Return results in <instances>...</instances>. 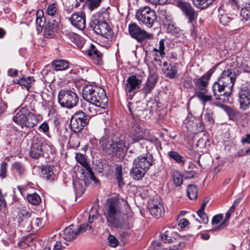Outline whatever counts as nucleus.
<instances>
[{
  "mask_svg": "<svg viewBox=\"0 0 250 250\" xmlns=\"http://www.w3.org/2000/svg\"><path fill=\"white\" fill-rule=\"evenodd\" d=\"M104 216L109 227L117 229H130L133 219L131 214H125L119 204H105Z\"/></svg>",
  "mask_w": 250,
  "mask_h": 250,
  "instance_id": "f257e3e1",
  "label": "nucleus"
},
{
  "mask_svg": "<svg viewBox=\"0 0 250 250\" xmlns=\"http://www.w3.org/2000/svg\"><path fill=\"white\" fill-rule=\"evenodd\" d=\"M237 75L232 69L224 70L222 73L212 87L213 95L217 100L221 102L229 101Z\"/></svg>",
  "mask_w": 250,
  "mask_h": 250,
  "instance_id": "f03ea898",
  "label": "nucleus"
},
{
  "mask_svg": "<svg viewBox=\"0 0 250 250\" xmlns=\"http://www.w3.org/2000/svg\"><path fill=\"white\" fill-rule=\"evenodd\" d=\"M99 142L103 150L108 155L123 156L129 147V145L125 138L124 140L115 141L109 138L103 137Z\"/></svg>",
  "mask_w": 250,
  "mask_h": 250,
  "instance_id": "7ed1b4c3",
  "label": "nucleus"
},
{
  "mask_svg": "<svg viewBox=\"0 0 250 250\" xmlns=\"http://www.w3.org/2000/svg\"><path fill=\"white\" fill-rule=\"evenodd\" d=\"M83 97L87 102L107 104L108 99L104 89L93 85H86L83 88Z\"/></svg>",
  "mask_w": 250,
  "mask_h": 250,
  "instance_id": "20e7f679",
  "label": "nucleus"
},
{
  "mask_svg": "<svg viewBox=\"0 0 250 250\" xmlns=\"http://www.w3.org/2000/svg\"><path fill=\"white\" fill-rule=\"evenodd\" d=\"M136 17L140 23L148 28L152 27L157 20L155 11L148 6L140 8L137 12Z\"/></svg>",
  "mask_w": 250,
  "mask_h": 250,
  "instance_id": "39448f33",
  "label": "nucleus"
},
{
  "mask_svg": "<svg viewBox=\"0 0 250 250\" xmlns=\"http://www.w3.org/2000/svg\"><path fill=\"white\" fill-rule=\"evenodd\" d=\"M13 121L20 125L22 128L29 130L37 124V121L33 116L29 114V111L25 108L19 110L13 117Z\"/></svg>",
  "mask_w": 250,
  "mask_h": 250,
  "instance_id": "423d86ee",
  "label": "nucleus"
},
{
  "mask_svg": "<svg viewBox=\"0 0 250 250\" xmlns=\"http://www.w3.org/2000/svg\"><path fill=\"white\" fill-rule=\"evenodd\" d=\"M79 98L74 92L71 90H61L58 95V101L62 107L72 108L78 102Z\"/></svg>",
  "mask_w": 250,
  "mask_h": 250,
  "instance_id": "0eeeda50",
  "label": "nucleus"
},
{
  "mask_svg": "<svg viewBox=\"0 0 250 250\" xmlns=\"http://www.w3.org/2000/svg\"><path fill=\"white\" fill-rule=\"evenodd\" d=\"M52 152L51 146L41 140L34 139L30 150V156L33 159H38L43 156L44 153L48 154Z\"/></svg>",
  "mask_w": 250,
  "mask_h": 250,
  "instance_id": "6e6552de",
  "label": "nucleus"
},
{
  "mask_svg": "<svg viewBox=\"0 0 250 250\" xmlns=\"http://www.w3.org/2000/svg\"><path fill=\"white\" fill-rule=\"evenodd\" d=\"M91 27L93 28L96 34L105 38L111 36L112 32L108 24L102 19H93L90 23Z\"/></svg>",
  "mask_w": 250,
  "mask_h": 250,
  "instance_id": "1a4fd4ad",
  "label": "nucleus"
},
{
  "mask_svg": "<svg viewBox=\"0 0 250 250\" xmlns=\"http://www.w3.org/2000/svg\"><path fill=\"white\" fill-rule=\"evenodd\" d=\"M88 120L85 113L83 111L76 113L72 117L70 120V127L75 132H80L87 125Z\"/></svg>",
  "mask_w": 250,
  "mask_h": 250,
  "instance_id": "9d476101",
  "label": "nucleus"
},
{
  "mask_svg": "<svg viewBox=\"0 0 250 250\" xmlns=\"http://www.w3.org/2000/svg\"><path fill=\"white\" fill-rule=\"evenodd\" d=\"M142 82V78L139 76L133 75L129 77L125 87L127 95L132 98L140 88Z\"/></svg>",
  "mask_w": 250,
  "mask_h": 250,
  "instance_id": "9b49d317",
  "label": "nucleus"
},
{
  "mask_svg": "<svg viewBox=\"0 0 250 250\" xmlns=\"http://www.w3.org/2000/svg\"><path fill=\"white\" fill-rule=\"evenodd\" d=\"M75 158L77 162L84 168L82 171L83 177L87 179L89 178L95 183L99 182L95 177L84 155L81 153H76Z\"/></svg>",
  "mask_w": 250,
  "mask_h": 250,
  "instance_id": "f8f14e48",
  "label": "nucleus"
},
{
  "mask_svg": "<svg viewBox=\"0 0 250 250\" xmlns=\"http://www.w3.org/2000/svg\"><path fill=\"white\" fill-rule=\"evenodd\" d=\"M128 31L130 36L139 42L149 38L151 36L150 34H148L145 30L142 29L135 23L129 25Z\"/></svg>",
  "mask_w": 250,
  "mask_h": 250,
  "instance_id": "ddd939ff",
  "label": "nucleus"
},
{
  "mask_svg": "<svg viewBox=\"0 0 250 250\" xmlns=\"http://www.w3.org/2000/svg\"><path fill=\"white\" fill-rule=\"evenodd\" d=\"M213 73V70L211 69L200 78L194 80V83L196 86V90L208 91L207 87L208 84V82Z\"/></svg>",
  "mask_w": 250,
  "mask_h": 250,
  "instance_id": "4468645a",
  "label": "nucleus"
},
{
  "mask_svg": "<svg viewBox=\"0 0 250 250\" xmlns=\"http://www.w3.org/2000/svg\"><path fill=\"white\" fill-rule=\"evenodd\" d=\"M241 109L246 110L250 106V90L247 86H242L238 93Z\"/></svg>",
  "mask_w": 250,
  "mask_h": 250,
  "instance_id": "2eb2a0df",
  "label": "nucleus"
},
{
  "mask_svg": "<svg viewBox=\"0 0 250 250\" xmlns=\"http://www.w3.org/2000/svg\"><path fill=\"white\" fill-rule=\"evenodd\" d=\"M153 157L149 153H146L143 156H140L135 158L133 165L147 170L152 165Z\"/></svg>",
  "mask_w": 250,
  "mask_h": 250,
  "instance_id": "dca6fc26",
  "label": "nucleus"
},
{
  "mask_svg": "<svg viewBox=\"0 0 250 250\" xmlns=\"http://www.w3.org/2000/svg\"><path fill=\"white\" fill-rule=\"evenodd\" d=\"M144 131L139 125H136L129 134L125 137V140L131 145L144 138Z\"/></svg>",
  "mask_w": 250,
  "mask_h": 250,
  "instance_id": "f3484780",
  "label": "nucleus"
},
{
  "mask_svg": "<svg viewBox=\"0 0 250 250\" xmlns=\"http://www.w3.org/2000/svg\"><path fill=\"white\" fill-rule=\"evenodd\" d=\"M177 5L188 17L189 22H191L196 19L197 15L189 3L179 0Z\"/></svg>",
  "mask_w": 250,
  "mask_h": 250,
  "instance_id": "a211bd4d",
  "label": "nucleus"
},
{
  "mask_svg": "<svg viewBox=\"0 0 250 250\" xmlns=\"http://www.w3.org/2000/svg\"><path fill=\"white\" fill-rule=\"evenodd\" d=\"M88 103L84 106V110L87 113L89 114L90 116H94L97 114H101L102 109H105L107 106V104H102L100 103Z\"/></svg>",
  "mask_w": 250,
  "mask_h": 250,
  "instance_id": "6ab92c4d",
  "label": "nucleus"
},
{
  "mask_svg": "<svg viewBox=\"0 0 250 250\" xmlns=\"http://www.w3.org/2000/svg\"><path fill=\"white\" fill-rule=\"evenodd\" d=\"M69 20L74 26L80 30H83L85 28V15L82 13H74Z\"/></svg>",
  "mask_w": 250,
  "mask_h": 250,
  "instance_id": "aec40b11",
  "label": "nucleus"
},
{
  "mask_svg": "<svg viewBox=\"0 0 250 250\" xmlns=\"http://www.w3.org/2000/svg\"><path fill=\"white\" fill-rule=\"evenodd\" d=\"M58 25V22L53 19L52 17L49 19L48 22L44 29V36L48 38H53L54 33L57 31Z\"/></svg>",
  "mask_w": 250,
  "mask_h": 250,
  "instance_id": "412c9836",
  "label": "nucleus"
},
{
  "mask_svg": "<svg viewBox=\"0 0 250 250\" xmlns=\"http://www.w3.org/2000/svg\"><path fill=\"white\" fill-rule=\"evenodd\" d=\"M147 208L150 214L156 218L161 217L165 213L163 204H147Z\"/></svg>",
  "mask_w": 250,
  "mask_h": 250,
  "instance_id": "4be33fe9",
  "label": "nucleus"
},
{
  "mask_svg": "<svg viewBox=\"0 0 250 250\" xmlns=\"http://www.w3.org/2000/svg\"><path fill=\"white\" fill-rule=\"evenodd\" d=\"M157 82V76L156 75L152 74L148 77L147 82L146 83L143 89V92L146 95L152 91Z\"/></svg>",
  "mask_w": 250,
  "mask_h": 250,
  "instance_id": "5701e85b",
  "label": "nucleus"
},
{
  "mask_svg": "<svg viewBox=\"0 0 250 250\" xmlns=\"http://www.w3.org/2000/svg\"><path fill=\"white\" fill-rule=\"evenodd\" d=\"M35 81L33 77L28 76L27 77H22L18 80L14 81V83L21 85L22 88H25L28 91H29L32 84Z\"/></svg>",
  "mask_w": 250,
  "mask_h": 250,
  "instance_id": "b1692460",
  "label": "nucleus"
},
{
  "mask_svg": "<svg viewBox=\"0 0 250 250\" xmlns=\"http://www.w3.org/2000/svg\"><path fill=\"white\" fill-rule=\"evenodd\" d=\"M147 170L133 165V167L130 170V174L133 179L139 180L145 176Z\"/></svg>",
  "mask_w": 250,
  "mask_h": 250,
  "instance_id": "393cba45",
  "label": "nucleus"
},
{
  "mask_svg": "<svg viewBox=\"0 0 250 250\" xmlns=\"http://www.w3.org/2000/svg\"><path fill=\"white\" fill-rule=\"evenodd\" d=\"M88 55L94 61V63L101 64L102 62V54L93 45H91V48L88 52Z\"/></svg>",
  "mask_w": 250,
  "mask_h": 250,
  "instance_id": "a878e982",
  "label": "nucleus"
},
{
  "mask_svg": "<svg viewBox=\"0 0 250 250\" xmlns=\"http://www.w3.org/2000/svg\"><path fill=\"white\" fill-rule=\"evenodd\" d=\"M162 70L166 76L170 79L177 77V70L175 64L170 63L167 67H165Z\"/></svg>",
  "mask_w": 250,
  "mask_h": 250,
  "instance_id": "bb28decb",
  "label": "nucleus"
},
{
  "mask_svg": "<svg viewBox=\"0 0 250 250\" xmlns=\"http://www.w3.org/2000/svg\"><path fill=\"white\" fill-rule=\"evenodd\" d=\"M78 236L76 230H74L71 226L66 227L63 231V238L67 241H71Z\"/></svg>",
  "mask_w": 250,
  "mask_h": 250,
  "instance_id": "cd10ccee",
  "label": "nucleus"
},
{
  "mask_svg": "<svg viewBox=\"0 0 250 250\" xmlns=\"http://www.w3.org/2000/svg\"><path fill=\"white\" fill-rule=\"evenodd\" d=\"M207 91L203 90H195V95L201 102L202 104L205 105L206 103L212 100V96L208 95Z\"/></svg>",
  "mask_w": 250,
  "mask_h": 250,
  "instance_id": "c85d7f7f",
  "label": "nucleus"
},
{
  "mask_svg": "<svg viewBox=\"0 0 250 250\" xmlns=\"http://www.w3.org/2000/svg\"><path fill=\"white\" fill-rule=\"evenodd\" d=\"M175 234H176L175 233H172L169 230H166L164 233L161 234V239L165 243H172L175 242L177 243V242L179 241L173 236Z\"/></svg>",
  "mask_w": 250,
  "mask_h": 250,
  "instance_id": "c756f323",
  "label": "nucleus"
},
{
  "mask_svg": "<svg viewBox=\"0 0 250 250\" xmlns=\"http://www.w3.org/2000/svg\"><path fill=\"white\" fill-rule=\"evenodd\" d=\"M67 36L70 41L78 48H80L83 46V41L81 40L79 35L74 33H69Z\"/></svg>",
  "mask_w": 250,
  "mask_h": 250,
  "instance_id": "7c9ffc66",
  "label": "nucleus"
},
{
  "mask_svg": "<svg viewBox=\"0 0 250 250\" xmlns=\"http://www.w3.org/2000/svg\"><path fill=\"white\" fill-rule=\"evenodd\" d=\"M198 188L194 185H188L187 188V196L190 200H194L197 197Z\"/></svg>",
  "mask_w": 250,
  "mask_h": 250,
  "instance_id": "2f4dec72",
  "label": "nucleus"
},
{
  "mask_svg": "<svg viewBox=\"0 0 250 250\" xmlns=\"http://www.w3.org/2000/svg\"><path fill=\"white\" fill-rule=\"evenodd\" d=\"M53 167H47L42 170L43 177L47 180H53L55 179V174L53 170Z\"/></svg>",
  "mask_w": 250,
  "mask_h": 250,
  "instance_id": "473e14b6",
  "label": "nucleus"
},
{
  "mask_svg": "<svg viewBox=\"0 0 250 250\" xmlns=\"http://www.w3.org/2000/svg\"><path fill=\"white\" fill-rule=\"evenodd\" d=\"M168 155L171 159L179 164H184L186 162L185 158L176 151H170L168 153Z\"/></svg>",
  "mask_w": 250,
  "mask_h": 250,
  "instance_id": "72a5a7b5",
  "label": "nucleus"
},
{
  "mask_svg": "<svg viewBox=\"0 0 250 250\" xmlns=\"http://www.w3.org/2000/svg\"><path fill=\"white\" fill-rule=\"evenodd\" d=\"M215 0H192L194 5L197 8L204 9L211 4Z\"/></svg>",
  "mask_w": 250,
  "mask_h": 250,
  "instance_id": "f704fd0d",
  "label": "nucleus"
},
{
  "mask_svg": "<svg viewBox=\"0 0 250 250\" xmlns=\"http://www.w3.org/2000/svg\"><path fill=\"white\" fill-rule=\"evenodd\" d=\"M68 66L67 62L64 60L56 61L53 64V67L55 70L59 71L65 69Z\"/></svg>",
  "mask_w": 250,
  "mask_h": 250,
  "instance_id": "c9c22d12",
  "label": "nucleus"
},
{
  "mask_svg": "<svg viewBox=\"0 0 250 250\" xmlns=\"http://www.w3.org/2000/svg\"><path fill=\"white\" fill-rule=\"evenodd\" d=\"M206 207V204H202L201 208L197 211V215L201 219L202 223L204 224H207L208 221V217L204 212Z\"/></svg>",
  "mask_w": 250,
  "mask_h": 250,
  "instance_id": "e433bc0d",
  "label": "nucleus"
},
{
  "mask_svg": "<svg viewBox=\"0 0 250 250\" xmlns=\"http://www.w3.org/2000/svg\"><path fill=\"white\" fill-rule=\"evenodd\" d=\"M115 172L119 187L121 188L125 185L122 178V167L121 166H117L116 167Z\"/></svg>",
  "mask_w": 250,
  "mask_h": 250,
  "instance_id": "4c0bfd02",
  "label": "nucleus"
},
{
  "mask_svg": "<svg viewBox=\"0 0 250 250\" xmlns=\"http://www.w3.org/2000/svg\"><path fill=\"white\" fill-rule=\"evenodd\" d=\"M93 227L91 225H89L87 223H84L79 225L77 229L76 230L78 235L83 233L84 232L92 229Z\"/></svg>",
  "mask_w": 250,
  "mask_h": 250,
  "instance_id": "58836bf2",
  "label": "nucleus"
},
{
  "mask_svg": "<svg viewBox=\"0 0 250 250\" xmlns=\"http://www.w3.org/2000/svg\"><path fill=\"white\" fill-rule=\"evenodd\" d=\"M101 0H86L85 4L91 11L99 6Z\"/></svg>",
  "mask_w": 250,
  "mask_h": 250,
  "instance_id": "ea45409f",
  "label": "nucleus"
},
{
  "mask_svg": "<svg viewBox=\"0 0 250 250\" xmlns=\"http://www.w3.org/2000/svg\"><path fill=\"white\" fill-rule=\"evenodd\" d=\"M240 15L246 20H250V4H246L241 10Z\"/></svg>",
  "mask_w": 250,
  "mask_h": 250,
  "instance_id": "a19ab883",
  "label": "nucleus"
},
{
  "mask_svg": "<svg viewBox=\"0 0 250 250\" xmlns=\"http://www.w3.org/2000/svg\"><path fill=\"white\" fill-rule=\"evenodd\" d=\"M173 181L174 184L176 187H179L183 183V176L179 173V171H176L173 172Z\"/></svg>",
  "mask_w": 250,
  "mask_h": 250,
  "instance_id": "79ce46f5",
  "label": "nucleus"
},
{
  "mask_svg": "<svg viewBox=\"0 0 250 250\" xmlns=\"http://www.w3.org/2000/svg\"><path fill=\"white\" fill-rule=\"evenodd\" d=\"M36 23L37 24V26H38L42 29L45 25V18L43 16V13L42 11H41V12L38 11L37 14Z\"/></svg>",
  "mask_w": 250,
  "mask_h": 250,
  "instance_id": "37998d69",
  "label": "nucleus"
},
{
  "mask_svg": "<svg viewBox=\"0 0 250 250\" xmlns=\"http://www.w3.org/2000/svg\"><path fill=\"white\" fill-rule=\"evenodd\" d=\"M231 215V214L229 213V212H227L226 214L225 218L223 222H222L217 227L213 228L211 229H210L209 231L213 232L215 231H218L222 229H223L224 227L227 226L226 223L229 220Z\"/></svg>",
  "mask_w": 250,
  "mask_h": 250,
  "instance_id": "c03bdc74",
  "label": "nucleus"
},
{
  "mask_svg": "<svg viewBox=\"0 0 250 250\" xmlns=\"http://www.w3.org/2000/svg\"><path fill=\"white\" fill-rule=\"evenodd\" d=\"M27 199L29 203H40L41 202L40 196L36 193L28 195Z\"/></svg>",
  "mask_w": 250,
  "mask_h": 250,
  "instance_id": "a18cd8bd",
  "label": "nucleus"
},
{
  "mask_svg": "<svg viewBox=\"0 0 250 250\" xmlns=\"http://www.w3.org/2000/svg\"><path fill=\"white\" fill-rule=\"evenodd\" d=\"M57 8L56 2H53L50 4L47 7L46 13L49 16H51L52 17L56 13Z\"/></svg>",
  "mask_w": 250,
  "mask_h": 250,
  "instance_id": "49530a36",
  "label": "nucleus"
},
{
  "mask_svg": "<svg viewBox=\"0 0 250 250\" xmlns=\"http://www.w3.org/2000/svg\"><path fill=\"white\" fill-rule=\"evenodd\" d=\"M126 202V201L123 198L121 197L119 195H116L107 200V203H121Z\"/></svg>",
  "mask_w": 250,
  "mask_h": 250,
  "instance_id": "de8ad7c7",
  "label": "nucleus"
},
{
  "mask_svg": "<svg viewBox=\"0 0 250 250\" xmlns=\"http://www.w3.org/2000/svg\"><path fill=\"white\" fill-rule=\"evenodd\" d=\"M219 21L224 25H228L229 22L232 20L226 14H220L219 15Z\"/></svg>",
  "mask_w": 250,
  "mask_h": 250,
  "instance_id": "09e8293b",
  "label": "nucleus"
},
{
  "mask_svg": "<svg viewBox=\"0 0 250 250\" xmlns=\"http://www.w3.org/2000/svg\"><path fill=\"white\" fill-rule=\"evenodd\" d=\"M42 226V219L40 218H36L31 222V229H38Z\"/></svg>",
  "mask_w": 250,
  "mask_h": 250,
  "instance_id": "8fccbe9b",
  "label": "nucleus"
},
{
  "mask_svg": "<svg viewBox=\"0 0 250 250\" xmlns=\"http://www.w3.org/2000/svg\"><path fill=\"white\" fill-rule=\"evenodd\" d=\"M7 171V164L5 162H2L0 167V177L2 179L5 178L6 176Z\"/></svg>",
  "mask_w": 250,
  "mask_h": 250,
  "instance_id": "3c124183",
  "label": "nucleus"
},
{
  "mask_svg": "<svg viewBox=\"0 0 250 250\" xmlns=\"http://www.w3.org/2000/svg\"><path fill=\"white\" fill-rule=\"evenodd\" d=\"M159 53L160 54V56L161 58H163L165 56V44H164V40H161L159 43Z\"/></svg>",
  "mask_w": 250,
  "mask_h": 250,
  "instance_id": "603ef678",
  "label": "nucleus"
},
{
  "mask_svg": "<svg viewBox=\"0 0 250 250\" xmlns=\"http://www.w3.org/2000/svg\"><path fill=\"white\" fill-rule=\"evenodd\" d=\"M108 241L109 243L110 246L112 247H115L118 244V241L117 239L112 235H109L108 237Z\"/></svg>",
  "mask_w": 250,
  "mask_h": 250,
  "instance_id": "864d4df0",
  "label": "nucleus"
},
{
  "mask_svg": "<svg viewBox=\"0 0 250 250\" xmlns=\"http://www.w3.org/2000/svg\"><path fill=\"white\" fill-rule=\"evenodd\" d=\"M223 218V214H218L214 216L212 219L211 223L213 225L218 224Z\"/></svg>",
  "mask_w": 250,
  "mask_h": 250,
  "instance_id": "5fc2aeb1",
  "label": "nucleus"
},
{
  "mask_svg": "<svg viewBox=\"0 0 250 250\" xmlns=\"http://www.w3.org/2000/svg\"><path fill=\"white\" fill-rule=\"evenodd\" d=\"M39 130L46 133L49 130V126L46 123L44 122L39 126Z\"/></svg>",
  "mask_w": 250,
  "mask_h": 250,
  "instance_id": "6e6d98bb",
  "label": "nucleus"
},
{
  "mask_svg": "<svg viewBox=\"0 0 250 250\" xmlns=\"http://www.w3.org/2000/svg\"><path fill=\"white\" fill-rule=\"evenodd\" d=\"M13 167L20 174H21L23 172V168L21 164L18 163H15L13 164Z\"/></svg>",
  "mask_w": 250,
  "mask_h": 250,
  "instance_id": "4d7b16f0",
  "label": "nucleus"
},
{
  "mask_svg": "<svg viewBox=\"0 0 250 250\" xmlns=\"http://www.w3.org/2000/svg\"><path fill=\"white\" fill-rule=\"evenodd\" d=\"M20 213L23 217L26 218H29L31 215V213L29 212V210L25 208L21 209L20 211Z\"/></svg>",
  "mask_w": 250,
  "mask_h": 250,
  "instance_id": "13d9d810",
  "label": "nucleus"
},
{
  "mask_svg": "<svg viewBox=\"0 0 250 250\" xmlns=\"http://www.w3.org/2000/svg\"><path fill=\"white\" fill-rule=\"evenodd\" d=\"M97 217H98V212H97V210L96 211L95 214H92V213L91 212H90L89 216V218L88 219V223H87L89 225H92V224L93 221V218H97Z\"/></svg>",
  "mask_w": 250,
  "mask_h": 250,
  "instance_id": "bf43d9fd",
  "label": "nucleus"
},
{
  "mask_svg": "<svg viewBox=\"0 0 250 250\" xmlns=\"http://www.w3.org/2000/svg\"><path fill=\"white\" fill-rule=\"evenodd\" d=\"M188 221L185 218L181 219L178 222V226L180 228H184L188 225Z\"/></svg>",
  "mask_w": 250,
  "mask_h": 250,
  "instance_id": "052dcab7",
  "label": "nucleus"
},
{
  "mask_svg": "<svg viewBox=\"0 0 250 250\" xmlns=\"http://www.w3.org/2000/svg\"><path fill=\"white\" fill-rule=\"evenodd\" d=\"M8 75L10 77H16L18 75L19 71L16 69L10 68L8 70Z\"/></svg>",
  "mask_w": 250,
  "mask_h": 250,
  "instance_id": "680f3d73",
  "label": "nucleus"
},
{
  "mask_svg": "<svg viewBox=\"0 0 250 250\" xmlns=\"http://www.w3.org/2000/svg\"><path fill=\"white\" fill-rule=\"evenodd\" d=\"M242 69L244 72L250 73V64L246 62H243L242 65Z\"/></svg>",
  "mask_w": 250,
  "mask_h": 250,
  "instance_id": "e2e57ef3",
  "label": "nucleus"
},
{
  "mask_svg": "<svg viewBox=\"0 0 250 250\" xmlns=\"http://www.w3.org/2000/svg\"><path fill=\"white\" fill-rule=\"evenodd\" d=\"M148 1L153 4H164L167 2L168 0H148Z\"/></svg>",
  "mask_w": 250,
  "mask_h": 250,
  "instance_id": "0e129e2a",
  "label": "nucleus"
},
{
  "mask_svg": "<svg viewBox=\"0 0 250 250\" xmlns=\"http://www.w3.org/2000/svg\"><path fill=\"white\" fill-rule=\"evenodd\" d=\"M64 247L62 246L61 241L56 242V244L54 245L52 250H63Z\"/></svg>",
  "mask_w": 250,
  "mask_h": 250,
  "instance_id": "69168bd1",
  "label": "nucleus"
},
{
  "mask_svg": "<svg viewBox=\"0 0 250 250\" xmlns=\"http://www.w3.org/2000/svg\"><path fill=\"white\" fill-rule=\"evenodd\" d=\"M7 104L0 100V116L6 110Z\"/></svg>",
  "mask_w": 250,
  "mask_h": 250,
  "instance_id": "338daca9",
  "label": "nucleus"
},
{
  "mask_svg": "<svg viewBox=\"0 0 250 250\" xmlns=\"http://www.w3.org/2000/svg\"><path fill=\"white\" fill-rule=\"evenodd\" d=\"M241 142L242 144L248 143L250 144V134H247L245 138H243L241 140Z\"/></svg>",
  "mask_w": 250,
  "mask_h": 250,
  "instance_id": "774afa93",
  "label": "nucleus"
}]
</instances>
